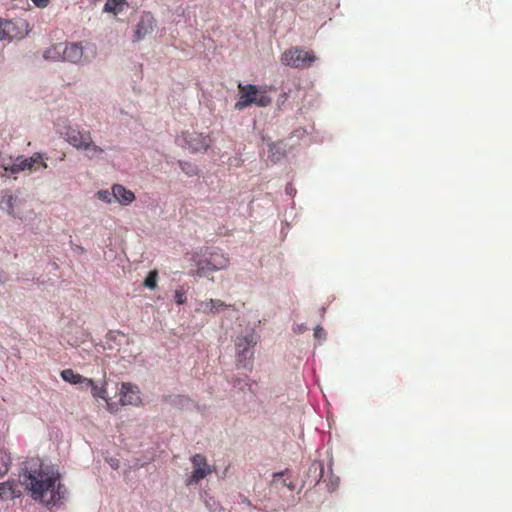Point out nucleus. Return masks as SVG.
<instances>
[{
  "mask_svg": "<svg viewBox=\"0 0 512 512\" xmlns=\"http://www.w3.org/2000/svg\"><path fill=\"white\" fill-rule=\"evenodd\" d=\"M257 344V336L249 333L244 336H238L235 340V349L237 363L239 366L246 368L251 364L253 359V348Z\"/></svg>",
  "mask_w": 512,
  "mask_h": 512,
  "instance_id": "7",
  "label": "nucleus"
},
{
  "mask_svg": "<svg viewBox=\"0 0 512 512\" xmlns=\"http://www.w3.org/2000/svg\"><path fill=\"white\" fill-rule=\"evenodd\" d=\"M23 157H18L16 161L9 167H6L5 170L9 171L11 174H17L21 171L26 170L25 164L22 163Z\"/></svg>",
  "mask_w": 512,
  "mask_h": 512,
  "instance_id": "21",
  "label": "nucleus"
},
{
  "mask_svg": "<svg viewBox=\"0 0 512 512\" xmlns=\"http://www.w3.org/2000/svg\"><path fill=\"white\" fill-rule=\"evenodd\" d=\"M112 195L122 205H128L135 200L134 193L121 184H114L112 186Z\"/></svg>",
  "mask_w": 512,
  "mask_h": 512,
  "instance_id": "14",
  "label": "nucleus"
},
{
  "mask_svg": "<svg viewBox=\"0 0 512 512\" xmlns=\"http://www.w3.org/2000/svg\"><path fill=\"white\" fill-rule=\"evenodd\" d=\"M32 2L39 8H45L49 4V0H32Z\"/></svg>",
  "mask_w": 512,
  "mask_h": 512,
  "instance_id": "28",
  "label": "nucleus"
},
{
  "mask_svg": "<svg viewBox=\"0 0 512 512\" xmlns=\"http://www.w3.org/2000/svg\"><path fill=\"white\" fill-rule=\"evenodd\" d=\"M314 336L315 338L321 339L322 337H325V331L322 327H316L314 330Z\"/></svg>",
  "mask_w": 512,
  "mask_h": 512,
  "instance_id": "27",
  "label": "nucleus"
},
{
  "mask_svg": "<svg viewBox=\"0 0 512 512\" xmlns=\"http://www.w3.org/2000/svg\"><path fill=\"white\" fill-rule=\"evenodd\" d=\"M157 278H158L157 270H152L148 273L147 277L144 280L143 285L148 289L154 290L157 287Z\"/></svg>",
  "mask_w": 512,
  "mask_h": 512,
  "instance_id": "20",
  "label": "nucleus"
},
{
  "mask_svg": "<svg viewBox=\"0 0 512 512\" xmlns=\"http://www.w3.org/2000/svg\"><path fill=\"white\" fill-rule=\"evenodd\" d=\"M15 481L8 480L0 483V499L15 498Z\"/></svg>",
  "mask_w": 512,
  "mask_h": 512,
  "instance_id": "18",
  "label": "nucleus"
},
{
  "mask_svg": "<svg viewBox=\"0 0 512 512\" xmlns=\"http://www.w3.org/2000/svg\"><path fill=\"white\" fill-rule=\"evenodd\" d=\"M224 308H233L235 310L234 305H232V304H226L225 302H223L222 300H219V299H209V300L200 302L199 308L197 309V311H200L205 314H208V313L215 314V313L219 312L220 309H224Z\"/></svg>",
  "mask_w": 512,
  "mask_h": 512,
  "instance_id": "13",
  "label": "nucleus"
},
{
  "mask_svg": "<svg viewBox=\"0 0 512 512\" xmlns=\"http://www.w3.org/2000/svg\"><path fill=\"white\" fill-rule=\"evenodd\" d=\"M97 198L105 203H111L112 202V192L110 193L108 190H99L97 192Z\"/></svg>",
  "mask_w": 512,
  "mask_h": 512,
  "instance_id": "24",
  "label": "nucleus"
},
{
  "mask_svg": "<svg viewBox=\"0 0 512 512\" xmlns=\"http://www.w3.org/2000/svg\"><path fill=\"white\" fill-rule=\"evenodd\" d=\"M16 200L17 198L14 197L13 195H8L5 202L8 213L13 216L16 215L14 212V202H16Z\"/></svg>",
  "mask_w": 512,
  "mask_h": 512,
  "instance_id": "25",
  "label": "nucleus"
},
{
  "mask_svg": "<svg viewBox=\"0 0 512 512\" xmlns=\"http://www.w3.org/2000/svg\"><path fill=\"white\" fill-rule=\"evenodd\" d=\"M59 475L40 465L39 469L29 470L23 474V485L36 501H41L47 507L54 506L62 497L61 484L56 486Z\"/></svg>",
  "mask_w": 512,
  "mask_h": 512,
  "instance_id": "1",
  "label": "nucleus"
},
{
  "mask_svg": "<svg viewBox=\"0 0 512 512\" xmlns=\"http://www.w3.org/2000/svg\"><path fill=\"white\" fill-rule=\"evenodd\" d=\"M141 402L140 391L136 385L122 383L120 389V403L122 405H138Z\"/></svg>",
  "mask_w": 512,
  "mask_h": 512,
  "instance_id": "12",
  "label": "nucleus"
},
{
  "mask_svg": "<svg viewBox=\"0 0 512 512\" xmlns=\"http://www.w3.org/2000/svg\"><path fill=\"white\" fill-rule=\"evenodd\" d=\"M239 99L235 103L236 110H243L251 105L267 107L271 105L272 98L268 95V87H259L253 84L238 83Z\"/></svg>",
  "mask_w": 512,
  "mask_h": 512,
  "instance_id": "2",
  "label": "nucleus"
},
{
  "mask_svg": "<svg viewBox=\"0 0 512 512\" xmlns=\"http://www.w3.org/2000/svg\"><path fill=\"white\" fill-rule=\"evenodd\" d=\"M205 505L210 512H221L223 510L220 503L213 497H207L205 499Z\"/></svg>",
  "mask_w": 512,
  "mask_h": 512,
  "instance_id": "22",
  "label": "nucleus"
},
{
  "mask_svg": "<svg viewBox=\"0 0 512 512\" xmlns=\"http://www.w3.org/2000/svg\"><path fill=\"white\" fill-rule=\"evenodd\" d=\"M174 297H175V301L177 304H179V305L184 304L187 300L185 289L183 287L177 288L175 291Z\"/></svg>",
  "mask_w": 512,
  "mask_h": 512,
  "instance_id": "23",
  "label": "nucleus"
},
{
  "mask_svg": "<svg viewBox=\"0 0 512 512\" xmlns=\"http://www.w3.org/2000/svg\"><path fill=\"white\" fill-rule=\"evenodd\" d=\"M126 0H107L104 5V11L115 15L123 11Z\"/></svg>",
  "mask_w": 512,
  "mask_h": 512,
  "instance_id": "19",
  "label": "nucleus"
},
{
  "mask_svg": "<svg viewBox=\"0 0 512 512\" xmlns=\"http://www.w3.org/2000/svg\"><path fill=\"white\" fill-rule=\"evenodd\" d=\"M23 164L26 166V170H37L36 165H40L43 168H47L46 162L43 161V156L40 153H34L30 158H23Z\"/></svg>",
  "mask_w": 512,
  "mask_h": 512,
  "instance_id": "17",
  "label": "nucleus"
},
{
  "mask_svg": "<svg viewBox=\"0 0 512 512\" xmlns=\"http://www.w3.org/2000/svg\"><path fill=\"white\" fill-rule=\"evenodd\" d=\"M316 59L313 51H304L300 47L287 49L281 56V62L293 68H308Z\"/></svg>",
  "mask_w": 512,
  "mask_h": 512,
  "instance_id": "6",
  "label": "nucleus"
},
{
  "mask_svg": "<svg viewBox=\"0 0 512 512\" xmlns=\"http://www.w3.org/2000/svg\"><path fill=\"white\" fill-rule=\"evenodd\" d=\"M64 139L74 148L85 151V155L89 159L98 157L104 150L93 142L90 131L80 130L76 127L68 126L61 133Z\"/></svg>",
  "mask_w": 512,
  "mask_h": 512,
  "instance_id": "3",
  "label": "nucleus"
},
{
  "mask_svg": "<svg viewBox=\"0 0 512 512\" xmlns=\"http://www.w3.org/2000/svg\"><path fill=\"white\" fill-rule=\"evenodd\" d=\"M51 52H52V50H48V51H46V53H45V55H44V56H45V58H47V59H49V58H54L53 56H51Z\"/></svg>",
  "mask_w": 512,
  "mask_h": 512,
  "instance_id": "30",
  "label": "nucleus"
},
{
  "mask_svg": "<svg viewBox=\"0 0 512 512\" xmlns=\"http://www.w3.org/2000/svg\"><path fill=\"white\" fill-rule=\"evenodd\" d=\"M314 472L316 474V477H315V484L319 482V480L321 479L322 477V474H323V466L321 464H318V465H315L313 464L310 468H309V472Z\"/></svg>",
  "mask_w": 512,
  "mask_h": 512,
  "instance_id": "26",
  "label": "nucleus"
},
{
  "mask_svg": "<svg viewBox=\"0 0 512 512\" xmlns=\"http://www.w3.org/2000/svg\"><path fill=\"white\" fill-rule=\"evenodd\" d=\"M57 54L62 53V59L72 63H77L83 56V48L79 43L58 44L53 47Z\"/></svg>",
  "mask_w": 512,
  "mask_h": 512,
  "instance_id": "10",
  "label": "nucleus"
},
{
  "mask_svg": "<svg viewBox=\"0 0 512 512\" xmlns=\"http://www.w3.org/2000/svg\"><path fill=\"white\" fill-rule=\"evenodd\" d=\"M85 388H91V393L94 398H100V399L105 400L107 402V408L110 412L115 411L114 404L110 403L107 399V391H106L105 385L99 387L92 380V384L85 385Z\"/></svg>",
  "mask_w": 512,
  "mask_h": 512,
  "instance_id": "16",
  "label": "nucleus"
},
{
  "mask_svg": "<svg viewBox=\"0 0 512 512\" xmlns=\"http://www.w3.org/2000/svg\"><path fill=\"white\" fill-rule=\"evenodd\" d=\"M155 28V19L151 13H143L135 26L133 41L138 42L151 34Z\"/></svg>",
  "mask_w": 512,
  "mask_h": 512,
  "instance_id": "11",
  "label": "nucleus"
},
{
  "mask_svg": "<svg viewBox=\"0 0 512 512\" xmlns=\"http://www.w3.org/2000/svg\"><path fill=\"white\" fill-rule=\"evenodd\" d=\"M60 375H61V378L65 382H68L70 384L83 385V387H85V385L92 384V379L86 378V377L74 372V370H72L70 368L62 370Z\"/></svg>",
  "mask_w": 512,
  "mask_h": 512,
  "instance_id": "15",
  "label": "nucleus"
},
{
  "mask_svg": "<svg viewBox=\"0 0 512 512\" xmlns=\"http://www.w3.org/2000/svg\"><path fill=\"white\" fill-rule=\"evenodd\" d=\"M187 147L193 152L206 151L211 144L209 135L198 132H185L182 134Z\"/></svg>",
  "mask_w": 512,
  "mask_h": 512,
  "instance_id": "9",
  "label": "nucleus"
},
{
  "mask_svg": "<svg viewBox=\"0 0 512 512\" xmlns=\"http://www.w3.org/2000/svg\"><path fill=\"white\" fill-rule=\"evenodd\" d=\"M29 32V24L25 19L6 20L0 18V41L20 40Z\"/></svg>",
  "mask_w": 512,
  "mask_h": 512,
  "instance_id": "5",
  "label": "nucleus"
},
{
  "mask_svg": "<svg viewBox=\"0 0 512 512\" xmlns=\"http://www.w3.org/2000/svg\"><path fill=\"white\" fill-rule=\"evenodd\" d=\"M193 471L186 479V485L198 484L202 479L213 473L214 469L208 464L207 458L202 454H195L191 458Z\"/></svg>",
  "mask_w": 512,
  "mask_h": 512,
  "instance_id": "8",
  "label": "nucleus"
},
{
  "mask_svg": "<svg viewBox=\"0 0 512 512\" xmlns=\"http://www.w3.org/2000/svg\"><path fill=\"white\" fill-rule=\"evenodd\" d=\"M204 259L193 258L197 266V275L206 276L210 273L225 269L229 265V258L220 251L208 252L205 250Z\"/></svg>",
  "mask_w": 512,
  "mask_h": 512,
  "instance_id": "4",
  "label": "nucleus"
},
{
  "mask_svg": "<svg viewBox=\"0 0 512 512\" xmlns=\"http://www.w3.org/2000/svg\"><path fill=\"white\" fill-rule=\"evenodd\" d=\"M8 470H9V467H8V465H7V464H5V469H4V471H3V472H0V478H2V477H3V476L8 472Z\"/></svg>",
  "mask_w": 512,
  "mask_h": 512,
  "instance_id": "29",
  "label": "nucleus"
},
{
  "mask_svg": "<svg viewBox=\"0 0 512 512\" xmlns=\"http://www.w3.org/2000/svg\"><path fill=\"white\" fill-rule=\"evenodd\" d=\"M64 159H65V154L63 153V154H62V156H61V158H60V160L62 161V160H64Z\"/></svg>",
  "mask_w": 512,
  "mask_h": 512,
  "instance_id": "31",
  "label": "nucleus"
}]
</instances>
